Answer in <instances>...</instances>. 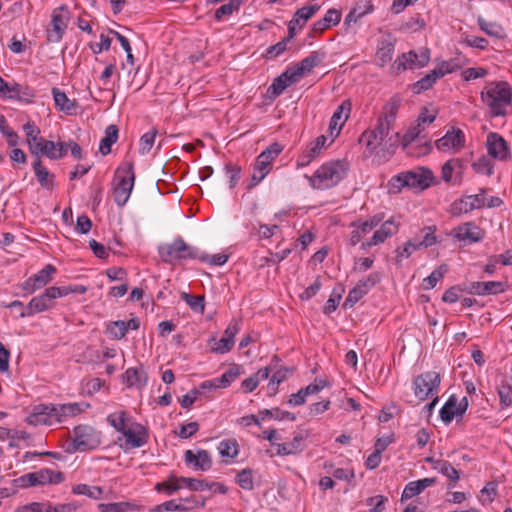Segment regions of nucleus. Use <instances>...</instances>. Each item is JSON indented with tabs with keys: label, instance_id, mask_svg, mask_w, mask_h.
<instances>
[{
	"label": "nucleus",
	"instance_id": "nucleus-10",
	"mask_svg": "<svg viewBox=\"0 0 512 512\" xmlns=\"http://www.w3.org/2000/svg\"><path fill=\"white\" fill-rule=\"evenodd\" d=\"M64 480L61 472H56L50 469H41L36 472H31L22 475L16 480V483L22 488H27L36 485L44 484H58Z\"/></svg>",
	"mask_w": 512,
	"mask_h": 512
},
{
	"label": "nucleus",
	"instance_id": "nucleus-17",
	"mask_svg": "<svg viewBox=\"0 0 512 512\" xmlns=\"http://www.w3.org/2000/svg\"><path fill=\"white\" fill-rule=\"evenodd\" d=\"M486 146L488 154L498 160L505 161L510 157V149L504 138L495 132L487 135Z\"/></svg>",
	"mask_w": 512,
	"mask_h": 512
},
{
	"label": "nucleus",
	"instance_id": "nucleus-33",
	"mask_svg": "<svg viewBox=\"0 0 512 512\" xmlns=\"http://www.w3.org/2000/svg\"><path fill=\"white\" fill-rule=\"evenodd\" d=\"M436 482L437 479L435 477L423 478L417 481L409 482L402 492L401 500H408L419 495L426 488L433 486Z\"/></svg>",
	"mask_w": 512,
	"mask_h": 512
},
{
	"label": "nucleus",
	"instance_id": "nucleus-14",
	"mask_svg": "<svg viewBox=\"0 0 512 512\" xmlns=\"http://www.w3.org/2000/svg\"><path fill=\"white\" fill-rule=\"evenodd\" d=\"M435 231V226H428L423 228L421 230L423 233V238L421 240L414 238L407 241L401 251L397 250L398 256L408 258L416 250L426 249L433 246L437 242Z\"/></svg>",
	"mask_w": 512,
	"mask_h": 512
},
{
	"label": "nucleus",
	"instance_id": "nucleus-21",
	"mask_svg": "<svg viewBox=\"0 0 512 512\" xmlns=\"http://www.w3.org/2000/svg\"><path fill=\"white\" fill-rule=\"evenodd\" d=\"M326 58V52L322 50L312 51L307 57L303 58L294 67H290L294 76L299 79L306 73L312 71L314 67L320 65Z\"/></svg>",
	"mask_w": 512,
	"mask_h": 512
},
{
	"label": "nucleus",
	"instance_id": "nucleus-61",
	"mask_svg": "<svg viewBox=\"0 0 512 512\" xmlns=\"http://www.w3.org/2000/svg\"><path fill=\"white\" fill-rule=\"evenodd\" d=\"M197 259H199L201 262L209 263L211 265L221 266L227 262L228 255H226V254L209 255V254L198 252Z\"/></svg>",
	"mask_w": 512,
	"mask_h": 512
},
{
	"label": "nucleus",
	"instance_id": "nucleus-58",
	"mask_svg": "<svg viewBox=\"0 0 512 512\" xmlns=\"http://www.w3.org/2000/svg\"><path fill=\"white\" fill-rule=\"evenodd\" d=\"M237 484L245 490H252L254 487L251 469H243L236 475Z\"/></svg>",
	"mask_w": 512,
	"mask_h": 512
},
{
	"label": "nucleus",
	"instance_id": "nucleus-23",
	"mask_svg": "<svg viewBox=\"0 0 512 512\" xmlns=\"http://www.w3.org/2000/svg\"><path fill=\"white\" fill-rule=\"evenodd\" d=\"M468 407V400L466 397H463L460 402L457 401V398L452 395L445 405L440 410V417L443 422L450 423L454 416L462 415L466 412Z\"/></svg>",
	"mask_w": 512,
	"mask_h": 512
},
{
	"label": "nucleus",
	"instance_id": "nucleus-37",
	"mask_svg": "<svg viewBox=\"0 0 512 512\" xmlns=\"http://www.w3.org/2000/svg\"><path fill=\"white\" fill-rule=\"evenodd\" d=\"M340 19L341 13L338 10L329 9L321 20H318L313 24L312 31L317 34H321L329 27L337 25L340 22Z\"/></svg>",
	"mask_w": 512,
	"mask_h": 512
},
{
	"label": "nucleus",
	"instance_id": "nucleus-47",
	"mask_svg": "<svg viewBox=\"0 0 512 512\" xmlns=\"http://www.w3.org/2000/svg\"><path fill=\"white\" fill-rule=\"evenodd\" d=\"M243 1L244 0H229L228 3L223 4L215 11L214 18L220 21L223 17L232 15L240 9Z\"/></svg>",
	"mask_w": 512,
	"mask_h": 512
},
{
	"label": "nucleus",
	"instance_id": "nucleus-30",
	"mask_svg": "<svg viewBox=\"0 0 512 512\" xmlns=\"http://www.w3.org/2000/svg\"><path fill=\"white\" fill-rule=\"evenodd\" d=\"M184 458L187 464H192L197 470L207 471L212 467V458L207 450H198L197 453L186 450Z\"/></svg>",
	"mask_w": 512,
	"mask_h": 512
},
{
	"label": "nucleus",
	"instance_id": "nucleus-55",
	"mask_svg": "<svg viewBox=\"0 0 512 512\" xmlns=\"http://www.w3.org/2000/svg\"><path fill=\"white\" fill-rule=\"evenodd\" d=\"M508 289L507 282L503 281H487L483 282V296L497 295L504 293Z\"/></svg>",
	"mask_w": 512,
	"mask_h": 512
},
{
	"label": "nucleus",
	"instance_id": "nucleus-32",
	"mask_svg": "<svg viewBox=\"0 0 512 512\" xmlns=\"http://www.w3.org/2000/svg\"><path fill=\"white\" fill-rule=\"evenodd\" d=\"M426 461L432 464L433 469L437 470L439 473L446 476L450 480L448 484L449 488L455 486L460 478V474L459 471L451 465V463L445 460H435L433 458H427Z\"/></svg>",
	"mask_w": 512,
	"mask_h": 512
},
{
	"label": "nucleus",
	"instance_id": "nucleus-41",
	"mask_svg": "<svg viewBox=\"0 0 512 512\" xmlns=\"http://www.w3.org/2000/svg\"><path fill=\"white\" fill-rule=\"evenodd\" d=\"M54 408L56 409V422H62L63 418L68 416H76L84 411L81 403L54 405Z\"/></svg>",
	"mask_w": 512,
	"mask_h": 512
},
{
	"label": "nucleus",
	"instance_id": "nucleus-49",
	"mask_svg": "<svg viewBox=\"0 0 512 512\" xmlns=\"http://www.w3.org/2000/svg\"><path fill=\"white\" fill-rule=\"evenodd\" d=\"M439 79V76L437 75L436 71L433 69L430 71V73L426 74L424 77H422L420 80H418L413 85V91L415 93H420L422 91L430 89L434 83Z\"/></svg>",
	"mask_w": 512,
	"mask_h": 512
},
{
	"label": "nucleus",
	"instance_id": "nucleus-44",
	"mask_svg": "<svg viewBox=\"0 0 512 512\" xmlns=\"http://www.w3.org/2000/svg\"><path fill=\"white\" fill-rule=\"evenodd\" d=\"M320 9L319 5H309L298 9L291 21L302 28L306 22Z\"/></svg>",
	"mask_w": 512,
	"mask_h": 512
},
{
	"label": "nucleus",
	"instance_id": "nucleus-19",
	"mask_svg": "<svg viewBox=\"0 0 512 512\" xmlns=\"http://www.w3.org/2000/svg\"><path fill=\"white\" fill-rule=\"evenodd\" d=\"M395 44L396 38L391 34H387L378 41L375 53V62L378 66L384 67L391 62L395 51Z\"/></svg>",
	"mask_w": 512,
	"mask_h": 512
},
{
	"label": "nucleus",
	"instance_id": "nucleus-34",
	"mask_svg": "<svg viewBox=\"0 0 512 512\" xmlns=\"http://www.w3.org/2000/svg\"><path fill=\"white\" fill-rule=\"evenodd\" d=\"M35 96V92L32 88L26 85H21L19 83H10L8 88V93L6 95L7 98L22 101L26 103L32 102V99Z\"/></svg>",
	"mask_w": 512,
	"mask_h": 512
},
{
	"label": "nucleus",
	"instance_id": "nucleus-59",
	"mask_svg": "<svg viewBox=\"0 0 512 512\" xmlns=\"http://www.w3.org/2000/svg\"><path fill=\"white\" fill-rule=\"evenodd\" d=\"M157 133H158V131L156 129H152L151 131L142 135V137L140 138V144H139L140 145L139 152L141 154L144 155V154H147L148 152H150V150L154 144Z\"/></svg>",
	"mask_w": 512,
	"mask_h": 512
},
{
	"label": "nucleus",
	"instance_id": "nucleus-62",
	"mask_svg": "<svg viewBox=\"0 0 512 512\" xmlns=\"http://www.w3.org/2000/svg\"><path fill=\"white\" fill-rule=\"evenodd\" d=\"M472 167L475 172L479 174L490 176L493 173V164L489 159L485 157H481L476 162H474Z\"/></svg>",
	"mask_w": 512,
	"mask_h": 512
},
{
	"label": "nucleus",
	"instance_id": "nucleus-18",
	"mask_svg": "<svg viewBox=\"0 0 512 512\" xmlns=\"http://www.w3.org/2000/svg\"><path fill=\"white\" fill-rule=\"evenodd\" d=\"M241 320L233 319L224 331L223 337L215 342L212 347V352L218 354H225L229 352L234 345V337L240 331Z\"/></svg>",
	"mask_w": 512,
	"mask_h": 512
},
{
	"label": "nucleus",
	"instance_id": "nucleus-39",
	"mask_svg": "<svg viewBox=\"0 0 512 512\" xmlns=\"http://www.w3.org/2000/svg\"><path fill=\"white\" fill-rule=\"evenodd\" d=\"M52 94L55 105L60 111L65 112L68 115H71L75 112V109L77 108V103L74 100H70L65 94V92L61 91L58 88H53Z\"/></svg>",
	"mask_w": 512,
	"mask_h": 512
},
{
	"label": "nucleus",
	"instance_id": "nucleus-11",
	"mask_svg": "<svg viewBox=\"0 0 512 512\" xmlns=\"http://www.w3.org/2000/svg\"><path fill=\"white\" fill-rule=\"evenodd\" d=\"M73 434V446L78 451L95 449L101 443L100 433L89 425L76 426Z\"/></svg>",
	"mask_w": 512,
	"mask_h": 512
},
{
	"label": "nucleus",
	"instance_id": "nucleus-60",
	"mask_svg": "<svg viewBox=\"0 0 512 512\" xmlns=\"http://www.w3.org/2000/svg\"><path fill=\"white\" fill-rule=\"evenodd\" d=\"M458 69H460V65L455 59H451L448 61H442L434 70L436 71L439 78H441L446 74L457 71Z\"/></svg>",
	"mask_w": 512,
	"mask_h": 512
},
{
	"label": "nucleus",
	"instance_id": "nucleus-42",
	"mask_svg": "<svg viewBox=\"0 0 512 512\" xmlns=\"http://www.w3.org/2000/svg\"><path fill=\"white\" fill-rule=\"evenodd\" d=\"M303 436L301 434L295 435L291 442L277 444V455L288 456L294 455L302 451L301 442Z\"/></svg>",
	"mask_w": 512,
	"mask_h": 512
},
{
	"label": "nucleus",
	"instance_id": "nucleus-40",
	"mask_svg": "<svg viewBox=\"0 0 512 512\" xmlns=\"http://www.w3.org/2000/svg\"><path fill=\"white\" fill-rule=\"evenodd\" d=\"M118 127L111 124L105 129V136L100 141L99 151L102 155H108L111 152V147L118 140Z\"/></svg>",
	"mask_w": 512,
	"mask_h": 512
},
{
	"label": "nucleus",
	"instance_id": "nucleus-45",
	"mask_svg": "<svg viewBox=\"0 0 512 512\" xmlns=\"http://www.w3.org/2000/svg\"><path fill=\"white\" fill-rule=\"evenodd\" d=\"M372 10L373 6L368 1L357 3L345 17V24L349 25L351 22H356Z\"/></svg>",
	"mask_w": 512,
	"mask_h": 512
},
{
	"label": "nucleus",
	"instance_id": "nucleus-43",
	"mask_svg": "<svg viewBox=\"0 0 512 512\" xmlns=\"http://www.w3.org/2000/svg\"><path fill=\"white\" fill-rule=\"evenodd\" d=\"M477 22L480 29L487 35L498 39H501L505 36L504 29L499 23L487 21L481 16L478 17Z\"/></svg>",
	"mask_w": 512,
	"mask_h": 512
},
{
	"label": "nucleus",
	"instance_id": "nucleus-57",
	"mask_svg": "<svg viewBox=\"0 0 512 512\" xmlns=\"http://www.w3.org/2000/svg\"><path fill=\"white\" fill-rule=\"evenodd\" d=\"M241 374V366L232 365L221 377L217 378L221 387H228Z\"/></svg>",
	"mask_w": 512,
	"mask_h": 512
},
{
	"label": "nucleus",
	"instance_id": "nucleus-36",
	"mask_svg": "<svg viewBox=\"0 0 512 512\" xmlns=\"http://www.w3.org/2000/svg\"><path fill=\"white\" fill-rule=\"evenodd\" d=\"M147 381V373L142 368L131 367L124 374V382L128 387L142 388Z\"/></svg>",
	"mask_w": 512,
	"mask_h": 512
},
{
	"label": "nucleus",
	"instance_id": "nucleus-9",
	"mask_svg": "<svg viewBox=\"0 0 512 512\" xmlns=\"http://www.w3.org/2000/svg\"><path fill=\"white\" fill-rule=\"evenodd\" d=\"M440 375L435 371H428L415 377L413 389L415 396L423 401L438 393L440 386Z\"/></svg>",
	"mask_w": 512,
	"mask_h": 512
},
{
	"label": "nucleus",
	"instance_id": "nucleus-52",
	"mask_svg": "<svg viewBox=\"0 0 512 512\" xmlns=\"http://www.w3.org/2000/svg\"><path fill=\"white\" fill-rule=\"evenodd\" d=\"M125 321L118 320L107 324L106 333L115 340H120L126 335Z\"/></svg>",
	"mask_w": 512,
	"mask_h": 512
},
{
	"label": "nucleus",
	"instance_id": "nucleus-7",
	"mask_svg": "<svg viewBox=\"0 0 512 512\" xmlns=\"http://www.w3.org/2000/svg\"><path fill=\"white\" fill-rule=\"evenodd\" d=\"M158 252L165 263L198 257V249L188 245L181 237L174 239L172 243L160 245Z\"/></svg>",
	"mask_w": 512,
	"mask_h": 512
},
{
	"label": "nucleus",
	"instance_id": "nucleus-51",
	"mask_svg": "<svg viewBox=\"0 0 512 512\" xmlns=\"http://www.w3.org/2000/svg\"><path fill=\"white\" fill-rule=\"evenodd\" d=\"M193 509V505L183 504L178 500H170L166 501L162 504L155 506L153 509L154 512H164V511H187Z\"/></svg>",
	"mask_w": 512,
	"mask_h": 512
},
{
	"label": "nucleus",
	"instance_id": "nucleus-24",
	"mask_svg": "<svg viewBox=\"0 0 512 512\" xmlns=\"http://www.w3.org/2000/svg\"><path fill=\"white\" fill-rule=\"evenodd\" d=\"M398 231V224H396L393 219H389L385 221L381 227L376 230L373 236L367 241L361 244V248L366 250L372 246H376L378 244L383 243L387 238L391 237Z\"/></svg>",
	"mask_w": 512,
	"mask_h": 512
},
{
	"label": "nucleus",
	"instance_id": "nucleus-63",
	"mask_svg": "<svg viewBox=\"0 0 512 512\" xmlns=\"http://www.w3.org/2000/svg\"><path fill=\"white\" fill-rule=\"evenodd\" d=\"M498 395L501 408H508L512 404L511 391L504 380L498 387Z\"/></svg>",
	"mask_w": 512,
	"mask_h": 512
},
{
	"label": "nucleus",
	"instance_id": "nucleus-20",
	"mask_svg": "<svg viewBox=\"0 0 512 512\" xmlns=\"http://www.w3.org/2000/svg\"><path fill=\"white\" fill-rule=\"evenodd\" d=\"M56 409L53 404L35 406L33 412L27 416L26 422L29 425H52L56 421Z\"/></svg>",
	"mask_w": 512,
	"mask_h": 512
},
{
	"label": "nucleus",
	"instance_id": "nucleus-22",
	"mask_svg": "<svg viewBox=\"0 0 512 512\" xmlns=\"http://www.w3.org/2000/svg\"><path fill=\"white\" fill-rule=\"evenodd\" d=\"M125 444L129 448H139L147 444L149 435L147 428L139 423H134L132 428H127L123 432Z\"/></svg>",
	"mask_w": 512,
	"mask_h": 512
},
{
	"label": "nucleus",
	"instance_id": "nucleus-4",
	"mask_svg": "<svg viewBox=\"0 0 512 512\" xmlns=\"http://www.w3.org/2000/svg\"><path fill=\"white\" fill-rule=\"evenodd\" d=\"M433 181V174L428 168L418 167L415 170L402 172L391 178L389 191L400 193L405 187L423 191L430 187Z\"/></svg>",
	"mask_w": 512,
	"mask_h": 512
},
{
	"label": "nucleus",
	"instance_id": "nucleus-28",
	"mask_svg": "<svg viewBox=\"0 0 512 512\" xmlns=\"http://www.w3.org/2000/svg\"><path fill=\"white\" fill-rule=\"evenodd\" d=\"M350 110L351 103L349 101H344L337 107L329 124V132L332 137H337L339 135L342 126L349 117Z\"/></svg>",
	"mask_w": 512,
	"mask_h": 512
},
{
	"label": "nucleus",
	"instance_id": "nucleus-15",
	"mask_svg": "<svg viewBox=\"0 0 512 512\" xmlns=\"http://www.w3.org/2000/svg\"><path fill=\"white\" fill-rule=\"evenodd\" d=\"M56 268L52 264H47L37 274L29 277L21 284V288L25 295H31L37 290L45 287L53 280Z\"/></svg>",
	"mask_w": 512,
	"mask_h": 512
},
{
	"label": "nucleus",
	"instance_id": "nucleus-50",
	"mask_svg": "<svg viewBox=\"0 0 512 512\" xmlns=\"http://www.w3.org/2000/svg\"><path fill=\"white\" fill-rule=\"evenodd\" d=\"M222 457L235 458L238 455V443L235 439H225L218 445Z\"/></svg>",
	"mask_w": 512,
	"mask_h": 512
},
{
	"label": "nucleus",
	"instance_id": "nucleus-53",
	"mask_svg": "<svg viewBox=\"0 0 512 512\" xmlns=\"http://www.w3.org/2000/svg\"><path fill=\"white\" fill-rule=\"evenodd\" d=\"M181 298L187 305L194 311L203 313L205 309V298L204 296H193L186 292L181 293Z\"/></svg>",
	"mask_w": 512,
	"mask_h": 512
},
{
	"label": "nucleus",
	"instance_id": "nucleus-13",
	"mask_svg": "<svg viewBox=\"0 0 512 512\" xmlns=\"http://www.w3.org/2000/svg\"><path fill=\"white\" fill-rule=\"evenodd\" d=\"M380 275L371 273L366 278L360 279L357 284L349 291L344 302V308H352L359 300H361L378 282Z\"/></svg>",
	"mask_w": 512,
	"mask_h": 512
},
{
	"label": "nucleus",
	"instance_id": "nucleus-5",
	"mask_svg": "<svg viewBox=\"0 0 512 512\" xmlns=\"http://www.w3.org/2000/svg\"><path fill=\"white\" fill-rule=\"evenodd\" d=\"M74 292H76V289H73L70 286L48 287L41 295L33 297L30 300L27 305V310L20 312V317H29L36 313L49 310L54 307L56 299Z\"/></svg>",
	"mask_w": 512,
	"mask_h": 512
},
{
	"label": "nucleus",
	"instance_id": "nucleus-48",
	"mask_svg": "<svg viewBox=\"0 0 512 512\" xmlns=\"http://www.w3.org/2000/svg\"><path fill=\"white\" fill-rule=\"evenodd\" d=\"M72 492L78 495H86L91 499H99L102 495V488L99 486H89L87 484H77L72 487Z\"/></svg>",
	"mask_w": 512,
	"mask_h": 512
},
{
	"label": "nucleus",
	"instance_id": "nucleus-56",
	"mask_svg": "<svg viewBox=\"0 0 512 512\" xmlns=\"http://www.w3.org/2000/svg\"><path fill=\"white\" fill-rule=\"evenodd\" d=\"M126 412L112 413L107 416V422L118 432L122 433L127 429Z\"/></svg>",
	"mask_w": 512,
	"mask_h": 512
},
{
	"label": "nucleus",
	"instance_id": "nucleus-35",
	"mask_svg": "<svg viewBox=\"0 0 512 512\" xmlns=\"http://www.w3.org/2000/svg\"><path fill=\"white\" fill-rule=\"evenodd\" d=\"M326 140L327 139L324 135L319 136L299 157L298 164L300 166L308 165L315 157L319 155L321 149L325 146Z\"/></svg>",
	"mask_w": 512,
	"mask_h": 512
},
{
	"label": "nucleus",
	"instance_id": "nucleus-31",
	"mask_svg": "<svg viewBox=\"0 0 512 512\" xmlns=\"http://www.w3.org/2000/svg\"><path fill=\"white\" fill-rule=\"evenodd\" d=\"M23 130L26 135L27 144L29 151L34 156H39L40 144L44 141L41 137V131L39 127L32 121H28L24 126Z\"/></svg>",
	"mask_w": 512,
	"mask_h": 512
},
{
	"label": "nucleus",
	"instance_id": "nucleus-1",
	"mask_svg": "<svg viewBox=\"0 0 512 512\" xmlns=\"http://www.w3.org/2000/svg\"><path fill=\"white\" fill-rule=\"evenodd\" d=\"M385 109L386 111L379 116L375 128L364 131L359 138V142L365 145L369 154L381 148L383 152L392 155L401 144L400 132H391L396 121L398 104L394 102Z\"/></svg>",
	"mask_w": 512,
	"mask_h": 512
},
{
	"label": "nucleus",
	"instance_id": "nucleus-54",
	"mask_svg": "<svg viewBox=\"0 0 512 512\" xmlns=\"http://www.w3.org/2000/svg\"><path fill=\"white\" fill-rule=\"evenodd\" d=\"M448 268L446 265H441L435 269L428 277L423 279V288L425 290L432 289L436 286L437 282L443 278Z\"/></svg>",
	"mask_w": 512,
	"mask_h": 512
},
{
	"label": "nucleus",
	"instance_id": "nucleus-46",
	"mask_svg": "<svg viewBox=\"0 0 512 512\" xmlns=\"http://www.w3.org/2000/svg\"><path fill=\"white\" fill-rule=\"evenodd\" d=\"M427 125L420 123L419 120H416L415 125L411 126L407 132L401 137V145L403 149H407L408 146L420 138L422 132L425 130Z\"/></svg>",
	"mask_w": 512,
	"mask_h": 512
},
{
	"label": "nucleus",
	"instance_id": "nucleus-8",
	"mask_svg": "<svg viewBox=\"0 0 512 512\" xmlns=\"http://www.w3.org/2000/svg\"><path fill=\"white\" fill-rule=\"evenodd\" d=\"M430 61V49L421 48L418 52L411 50L403 53L392 64V69L399 73L406 69H415L425 67Z\"/></svg>",
	"mask_w": 512,
	"mask_h": 512
},
{
	"label": "nucleus",
	"instance_id": "nucleus-38",
	"mask_svg": "<svg viewBox=\"0 0 512 512\" xmlns=\"http://www.w3.org/2000/svg\"><path fill=\"white\" fill-rule=\"evenodd\" d=\"M33 170L35 176L39 184L46 189H51L54 186V175L51 174L46 167L42 165V161L40 156H35V161L33 162Z\"/></svg>",
	"mask_w": 512,
	"mask_h": 512
},
{
	"label": "nucleus",
	"instance_id": "nucleus-3",
	"mask_svg": "<svg viewBox=\"0 0 512 512\" xmlns=\"http://www.w3.org/2000/svg\"><path fill=\"white\" fill-rule=\"evenodd\" d=\"M348 169V163L344 160L327 162L309 178L310 184L314 189H329L346 176Z\"/></svg>",
	"mask_w": 512,
	"mask_h": 512
},
{
	"label": "nucleus",
	"instance_id": "nucleus-12",
	"mask_svg": "<svg viewBox=\"0 0 512 512\" xmlns=\"http://www.w3.org/2000/svg\"><path fill=\"white\" fill-rule=\"evenodd\" d=\"M69 18L70 14L65 5L53 10L50 27L47 29V40L49 42L57 43L62 40Z\"/></svg>",
	"mask_w": 512,
	"mask_h": 512
},
{
	"label": "nucleus",
	"instance_id": "nucleus-26",
	"mask_svg": "<svg viewBox=\"0 0 512 512\" xmlns=\"http://www.w3.org/2000/svg\"><path fill=\"white\" fill-rule=\"evenodd\" d=\"M297 77L290 69L285 70L280 76H278L267 89V96L270 99L277 98L283 91L297 81Z\"/></svg>",
	"mask_w": 512,
	"mask_h": 512
},
{
	"label": "nucleus",
	"instance_id": "nucleus-64",
	"mask_svg": "<svg viewBox=\"0 0 512 512\" xmlns=\"http://www.w3.org/2000/svg\"><path fill=\"white\" fill-rule=\"evenodd\" d=\"M387 497L382 495H377L374 497H369L366 500V504L368 506H372L370 512H383L385 509V503L387 502Z\"/></svg>",
	"mask_w": 512,
	"mask_h": 512
},
{
	"label": "nucleus",
	"instance_id": "nucleus-27",
	"mask_svg": "<svg viewBox=\"0 0 512 512\" xmlns=\"http://www.w3.org/2000/svg\"><path fill=\"white\" fill-rule=\"evenodd\" d=\"M283 147L281 144L272 143L266 150H264L255 161L254 169L257 171H265L269 173L272 162L282 152Z\"/></svg>",
	"mask_w": 512,
	"mask_h": 512
},
{
	"label": "nucleus",
	"instance_id": "nucleus-16",
	"mask_svg": "<svg viewBox=\"0 0 512 512\" xmlns=\"http://www.w3.org/2000/svg\"><path fill=\"white\" fill-rule=\"evenodd\" d=\"M485 190L480 189V192L475 195H469L451 204L450 213L453 216H459L463 213H468L474 209L485 207Z\"/></svg>",
	"mask_w": 512,
	"mask_h": 512
},
{
	"label": "nucleus",
	"instance_id": "nucleus-6",
	"mask_svg": "<svg viewBox=\"0 0 512 512\" xmlns=\"http://www.w3.org/2000/svg\"><path fill=\"white\" fill-rule=\"evenodd\" d=\"M113 197L119 207H123L132 192L135 182L134 164L132 161L122 163L115 171Z\"/></svg>",
	"mask_w": 512,
	"mask_h": 512
},
{
	"label": "nucleus",
	"instance_id": "nucleus-25",
	"mask_svg": "<svg viewBox=\"0 0 512 512\" xmlns=\"http://www.w3.org/2000/svg\"><path fill=\"white\" fill-rule=\"evenodd\" d=\"M435 144L437 149L442 151L448 149L458 151L465 144V135L462 130L452 128L442 138L438 139Z\"/></svg>",
	"mask_w": 512,
	"mask_h": 512
},
{
	"label": "nucleus",
	"instance_id": "nucleus-29",
	"mask_svg": "<svg viewBox=\"0 0 512 512\" xmlns=\"http://www.w3.org/2000/svg\"><path fill=\"white\" fill-rule=\"evenodd\" d=\"M454 232L455 237L459 241H463L466 243L479 242L484 237L483 230L472 222H467L464 223L463 225L458 226L454 230Z\"/></svg>",
	"mask_w": 512,
	"mask_h": 512
},
{
	"label": "nucleus",
	"instance_id": "nucleus-2",
	"mask_svg": "<svg viewBox=\"0 0 512 512\" xmlns=\"http://www.w3.org/2000/svg\"><path fill=\"white\" fill-rule=\"evenodd\" d=\"M480 96L492 117L505 116L512 104V87L506 81H492L484 86Z\"/></svg>",
	"mask_w": 512,
	"mask_h": 512
}]
</instances>
